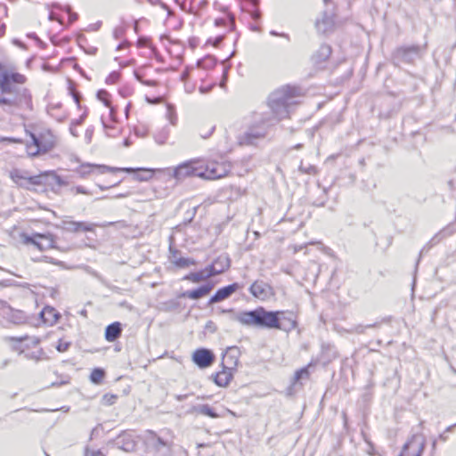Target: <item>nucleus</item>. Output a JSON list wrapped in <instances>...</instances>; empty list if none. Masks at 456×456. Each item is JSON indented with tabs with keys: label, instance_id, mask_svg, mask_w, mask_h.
Instances as JSON below:
<instances>
[{
	"label": "nucleus",
	"instance_id": "obj_1",
	"mask_svg": "<svg viewBox=\"0 0 456 456\" xmlns=\"http://www.w3.org/2000/svg\"><path fill=\"white\" fill-rule=\"evenodd\" d=\"M298 88L285 86L273 92L268 98L271 113H263L255 118L254 123L238 135L240 146H256L268 134L271 126L283 118H289L291 109L297 104L295 98Z\"/></svg>",
	"mask_w": 456,
	"mask_h": 456
},
{
	"label": "nucleus",
	"instance_id": "obj_2",
	"mask_svg": "<svg viewBox=\"0 0 456 456\" xmlns=\"http://www.w3.org/2000/svg\"><path fill=\"white\" fill-rule=\"evenodd\" d=\"M26 77L17 72L16 68L0 62V106L11 114L32 110V96L22 85Z\"/></svg>",
	"mask_w": 456,
	"mask_h": 456
},
{
	"label": "nucleus",
	"instance_id": "obj_3",
	"mask_svg": "<svg viewBox=\"0 0 456 456\" xmlns=\"http://www.w3.org/2000/svg\"><path fill=\"white\" fill-rule=\"evenodd\" d=\"M221 314H232V319L241 325L267 330H280L290 332L297 326V317L293 312L268 311L264 306L254 310L235 313L232 308L221 309Z\"/></svg>",
	"mask_w": 456,
	"mask_h": 456
},
{
	"label": "nucleus",
	"instance_id": "obj_4",
	"mask_svg": "<svg viewBox=\"0 0 456 456\" xmlns=\"http://www.w3.org/2000/svg\"><path fill=\"white\" fill-rule=\"evenodd\" d=\"M324 9L316 18L314 28L318 35L329 37L341 25L338 20V8L333 0H323Z\"/></svg>",
	"mask_w": 456,
	"mask_h": 456
},
{
	"label": "nucleus",
	"instance_id": "obj_5",
	"mask_svg": "<svg viewBox=\"0 0 456 456\" xmlns=\"http://www.w3.org/2000/svg\"><path fill=\"white\" fill-rule=\"evenodd\" d=\"M427 45H403L397 47L392 53V61L399 66L402 63L412 64L416 60L421 59L426 52Z\"/></svg>",
	"mask_w": 456,
	"mask_h": 456
},
{
	"label": "nucleus",
	"instance_id": "obj_6",
	"mask_svg": "<svg viewBox=\"0 0 456 456\" xmlns=\"http://www.w3.org/2000/svg\"><path fill=\"white\" fill-rule=\"evenodd\" d=\"M30 136L32 139V144L27 145V152L31 157H36L40 153L48 152L54 147V141L51 134L37 136L35 134L31 133Z\"/></svg>",
	"mask_w": 456,
	"mask_h": 456
},
{
	"label": "nucleus",
	"instance_id": "obj_7",
	"mask_svg": "<svg viewBox=\"0 0 456 456\" xmlns=\"http://www.w3.org/2000/svg\"><path fill=\"white\" fill-rule=\"evenodd\" d=\"M10 178L18 186L29 190L31 185H42L41 176L28 175V172L19 168H13L10 171Z\"/></svg>",
	"mask_w": 456,
	"mask_h": 456
},
{
	"label": "nucleus",
	"instance_id": "obj_8",
	"mask_svg": "<svg viewBox=\"0 0 456 456\" xmlns=\"http://www.w3.org/2000/svg\"><path fill=\"white\" fill-rule=\"evenodd\" d=\"M5 340L11 343L12 349L18 352L19 354H23L25 351L37 347L41 341L39 338L27 335L21 337H8Z\"/></svg>",
	"mask_w": 456,
	"mask_h": 456
},
{
	"label": "nucleus",
	"instance_id": "obj_9",
	"mask_svg": "<svg viewBox=\"0 0 456 456\" xmlns=\"http://www.w3.org/2000/svg\"><path fill=\"white\" fill-rule=\"evenodd\" d=\"M24 242L35 245L40 251L57 248L55 237L51 233H36L33 236H26Z\"/></svg>",
	"mask_w": 456,
	"mask_h": 456
},
{
	"label": "nucleus",
	"instance_id": "obj_10",
	"mask_svg": "<svg viewBox=\"0 0 456 456\" xmlns=\"http://www.w3.org/2000/svg\"><path fill=\"white\" fill-rule=\"evenodd\" d=\"M426 442L423 438L413 436L403 447L399 456H421L425 449Z\"/></svg>",
	"mask_w": 456,
	"mask_h": 456
},
{
	"label": "nucleus",
	"instance_id": "obj_11",
	"mask_svg": "<svg viewBox=\"0 0 456 456\" xmlns=\"http://www.w3.org/2000/svg\"><path fill=\"white\" fill-rule=\"evenodd\" d=\"M216 360L214 353L208 348H198L192 354L193 362L200 369L211 366Z\"/></svg>",
	"mask_w": 456,
	"mask_h": 456
},
{
	"label": "nucleus",
	"instance_id": "obj_12",
	"mask_svg": "<svg viewBox=\"0 0 456 456\" xmlns=\"http://www.w3.org/2000/svg\"><path fill=\"white\" fill-rule=\"evenodd\" d=\"M195 161H187L179 165L174 170V177L177 180L183 179L187 176L201 177V167H196Z\"/></svg>",
	"mask_w": 456,
	"mask_h": 456
},
{
	"label": "nucleus",
	"instance_id": "obj_13",
	"mask_svg": "<svg viewBox=\"0 0 456 456\" xmlns=\"http://www.w3.org/2000/svg\"><path fill=\"white\" fill-rule=\"evenodd\" d=\"M242 286L237 282H233L227 286L218 289L216 293L209 298L208 305H211L222 302L232 297Z\"/></svg>",
	"mask_w": 456,
	"mask_h": 456
},
{
	"label": "nucleus",
	"instance_id": "obj_14",
	"mask_svg": "<svg viewBox=\"0 0 456 456\" xmlns=\"http://www.w3.org/2000/svg\"><path fill=\"white\" fill-rule=\"evenodd\" d=\"M227 175L226 168L219 163H211L204 170L201 169V178L208 180L219 179Z\"/></svg>",
	"mask_w": 456,
	"mask_h": 456
},
{
	"label": "nucleus",
	"instance_id": "obj_15",
	"mask_svg": "<svg viewBox=\"0 0 456 456\" xmlns=\"http://www.w3.org/2000/svg\"><path fill=\"white\" fill-rule=\"evenodd\" d=\"M41 176L42 185H48L54 190V186L58 187L68 185L69 182L60 176L55 171H45L38 175Z\"/></svg>",
	"mask_w": 456,
	"mask_h": 456
},
{
	"label": "nucleus",
	"instance_id": "obj_16",
	"mask_svg": "<svg viewBox=\"0 0 456 456\" xmlns=\"http://www.w3.org/2000/svg\"><path fill=\"white\" fill-rule=\"evenodd\" d=\"M214 289V284L212 282H208L206 284H203L202 286L191 289V290H186L179 295V297H187L192 300H198L201 297H206L208 295L212 289Z\"/></svg>",
	"mask_w": 456,
	"mask_h": 456
},
{
	"label": "nucleus",
	"instance_id": "obj_17",
	"mask_svg": "<svg viewBox=\"0 0 456 456\" xmlns=\"http://www.w3.org/2000/svg\"><path fill=\"white\" fill-rule=\"evenodd\" d=\"M110 167L105 165H93V164H83L79 166L75 172L82 178L87 177L89 175L97 172L98 174H104L107 172Z\"/></svg>",
	"mask_w": 456,
	"mask_h": 456
},
{
	"label": "nucleus",
	"instance_id": "obj_18",
	"mask_svg": "<svg viewBox=\"0 0 456 456\" xmlns=\"http://www.w3.org/2000/svg\"><path fill=\"white\" fill-rule=\"evenodd\" d=\"M240 349L237 346L228 347L223 356V366L226 365L229 370H234L238 366Z\"/></svg>",
	"mask_w": 456,
	"mask_h": 456
},
{
	"label": "nucleus",
	"instance_id": "obj_19",
	"mask_svg": "<svg viewBox=\"0 0 456 456\" xmlns=\"http://www.w3.org/2000/svg\"><path fill=\"white\" fill-rule=\"evenodd\" d=\"M331 53V46L328 44H322L320 48L312 55V61L315 66L320 67L329 60Z\"/></svg>",
	"mask_w": 456,
	"mask_h": 456
},
{
	"label": "nucleus",
	"instance_id": "obj_20",
	"mask_svg": "<svg viewBox=\"0 0 456 456\" xmlns=\"http://www.w3.org/2000/svg\"><path fill=\"white\" fill-rule=\"evenodd\" d=\"M249 292L257 298L265 299L271 293V287L263 281H256L249 288Z\"/></svg>",
	"mask_w": 456,
	"mask_h": 456
},
{
	"label": "nucleus",
	"instance_id": "obj_21",
	"mask_svg": "<svg viewBox=\"0 0 456 456\" xmlns=\"http://www.w3.org/2000/svg\"><path fill=\"white\" fill-rule=\"evenodd\" d=\"M122 325L119 322H115L109 324L104 332L105 339L109 342H114L121 337Z\"/></svg>",
	"mask_w": 456,
	"mask_h": 456
},
{
	"label": "nucleus",
	"instance_id": "obj_22",
	"mask_svg": "<svg viewBox=\"0 0 456 456\" xmlns=\"http://www.w3.org/2000/svg\"><path fill=\"white\" fill-rule=\"evenodd\" d=\"M338 356L336 347L331 344H322L320 359L323 364H328Z\"/></svg>",
	"mask_w": 456,
	"mask_h": 456
},
{
	"label": "nucleus",
	"instance_id": "obj_23",
	"mask_svg": "<svg viewBox=\"0 0 456 456\" xmlns=\"http://www.w3.org/2000/svg\"><path fill=\"white\" fill-rule=\"evenodd\" d=\"M232 379V370H229L228 367H226V365L223 366V370L216 373L213 376L214 382L221 387L228 386Z\"/></svg>",
	"mask_w": 456,
	"mask_h": 456
},
{
	"label": "nucleus",
	"instance_id": "obj_24",
	"mask_svg": "<svg viewBox=\"0 0 456 456\" xmlns=\"http://www.w3.org/2000/svg\"><path fill=\"white\" fill-rule=\"evenodd\" d=\"M311 203L316 207H322L325 205L328 200L327 189L322 188L318 184L316 189L313 191V194L310 196Z\"/></svg>",
	"mask_w": 456,
	"mask_h": 456
},
{
	"label": "nucleus",
	"instance_id": "obj_25",
	"mask_svg": "<svg viewBox=\"0 0 456 456\" xmlns=\"http://www.w3.org/2000/svg\"><path fill=\"white\" fill-rule=\"evenodd\" d=\"M260 0H243L242 8L248 12L254 20H258L261 18V12L259 10Z\"/></svg>",
	"mask_w": 456,
	"mask_h": 456
},
{
	"label": "nucleus",
	"instance_id": "obj_26",
	"mask_svg": "<svg viewBox=\"0 0 456 456\" xmlns=\"http://www.w3.org/2000/svg\"><path fill=\"white\" fill-rule=\"evenodd\" d=\"M190 414H200L210 417L212 419L219 418L220 415L209 404H197L193 405L189 411Z\"/></svg>",
	"mask_w": 456,
	"mask_h": 456
},
{
	"label": "nucleus",
	"instance_id": "obj_27",
	"mask_svg": "<svg viewBox=\"0 0 456 456\" xmlns=\"http://www.w3.org/2000/svg\"><path fill=\"white\" fill-rule=\"evenodd\" d=\"M40 316L43 322L48 325L55 324L59 318L61 317L60 314L56 311L55 308L52 306H45L40 313Z\"/></svg>",
	"mask_w": 456,
	"mask_h": 456
},
{
	"label": "nucleus",
	"instance_id": "obj_28",
	"mask_svg": "<svg viewBox=\"0 0 456 456\" xmlns=\"http://www.w3.org/2000/svg\"><path fill=\"white\" fill-rule=\"evenodd\" d=\"M213 264L216 266V273L220 274L229 269L231 261L228 256L221 255L213 261Z\"/></svg>",
	"mask_w": 456,
	"mask_h": 456
},
{
	"label": "nucleus",
	"instance_id": "obj_29",
	"mask_svg": "<svg viewBox=\"0 0 456 456\" xmlns=\"http://www.w3.org/2000/svg\"><path fill=\"white\" fill-rule=\"evenodd\" d=\"M148 433L150 436L147 438V443L150 446L155 447L158 451H159L161 447L167 446V442L158 436L155 432L148 430Z\"/></svg>",
	"mask_w": 456,
	"mask_h": 456
},
{
	"label": "nucleus",
	"instance_id": "obj_30",
	"mask_svg": "<svg viewBox=\"0 0 456 456\" xmlns=\"http://www.w3.org/2000/svg\"><path fill=\"white\" fill-rule=\"evenodd\" d=\"M24 357L28 360H33L35 362H39L41 360L48 359L45 355V352L42 347H38L37 350L29 351L27 350L23 354Z\"/></svg>",
	"mask_w": 456,
	"mask_h": 456
},
{
	"label": "nucleus",
	"instance_id": "obj_31",
	"mask_svg": "<svg viewBox=\"0 0 456 456\" xmlns=\"http://www.w3.org/2000/svg\"><path fill=\"white\" fill-rule=\"evenodd\" d=\"M210 278V274L204 272V270H200L199 272L190 273L189 274L183 277V280L191 281V282L198 283L202 281Z\"/></svg>",
	"mask_w": 456,
	"mask_h": 456
},
{
	"label": "nucleus",
	"instance_id": "obj_32",
	"mask_svg": "<svg viewBox=\"0 0 456 456\" xmlns=\"http://www.w3.org/2000/svg\"><path fill=\"white\" fill-rule=\"evenodd\" d=\"M216 59L212 55H206L204 58L198 60L197 66L200 69H209L216 66Z\"/></svg>",
	"mask_w": 456,
	"mask_h": 456
},
{
	"label": "nucleus",
	"instance_id": "obj_33",
	"mask_svg": "<svg viewBox=\"0 0 456 456\" xmlns=\"http://www.w3.org/2000/svg\"><path fill=\"white\" fill-rule=\"evenodd\" d=\"M169 134L170 128L168 126H164L154 134L155 142L159 145H163L167 142Z\"/></svg>",
	"mask_w": 456,
	"mask_h": 456
},
{
	"label": "nucleus",
	"instance_id": "obj_34",
	"mask_svg": "<svg viewBox=\"0 0 456 456\" xmlns=\"http://www.w3.org/2000/svg\"><path fill=\"white\" fill-rule=\"evenodd\" d=\"M117 444L118 448L122 449L125 452H132L135 448V443L133 440L128 439L127 441H125V437L122 436L118 437Z\"/></svg>",
	"mask_w": 456,
	"mask_h": 456
},
{
	"label": "nucleus",
	"instance_id": "obj_35",
	"mask_svg": "<svg viewBox=\"0 0 456 456\" xmlns=\"http://www.w3.org/2000/svg\"><path fill=\"white\" fill-rule=\"evenodd\" d=\"M309 376L310 372L308 367L301 368L295 372L293 377V384L296 385L303 379H308Z\"/></svg>",
	"mask_w": 456,
	"mask_h": 456
},
{
	"label": "nucleus",
	"instance_id": "obj_36",
	"mask_svg": "<svg viewBox=\"0 0 456 456\" xmlns=\"http://www.w3.org/2000/svg\"><path fill=\"white\" fill-rule=\"evenodd\" d=\"M105 376V370L101 368H95L90 374V380L94 384H100Z\"/></svg>",
	"mask_w": 456,
	"mask_h": 456
},
{
	"label": "nucleus",
	"instance_id": "obj_37",
	"mask_svg": "<svg viewBox=\"0 0 456 456\" xmlns=\"http://www.w3.org/2000/svg\"><path fill=\"white\" fill-rule=\"evenodd\" d=\"M174 265L178 268H187L190 265H196V261L193 258L180 256L178 259L174 260Z\"/></svg>",
	"mask_w": 456,
	"mask_h": 456
},
{
	"label": "nucleus",
	"instance_id": "obj_38",
	"mask_svg": "<svg viewBox=\"0 0 456 456\" xmlns=\"http://www.w3.org/2000/svg\"><path fill=\"white\" fill-rule=\"evenodd\" d=\"M215 24L216 26L217 27H220V26H224L226 24L229 25L230 27V29L232 30L234 29L235 28V20H234V16L232 15V14H229L228 15V20L224 19V18H219V19H216L215 20Z\"/></svg>",
	"mask_w": 456,
	"mask_h": 456
},
{
	"label": "nucleus",
	"instance_id": "obj_39",
	"mask_svg": "<svg viewBox=\"0 0 456 456\" xmlns=\"http://www.w3.org/2000/svg\"><path fill=\"white\" fill-rule=\"evenodd\" d=\"M378 326H379L378 322H374V323L367 324V325L358 324V325L353 326L350 330H348V332L349 333L362 334V333L365 332L366 329L376 328Z\"/></svg>",
	"mask_w": 456,
	"mask_h": 456
},
{
	"label": "nucleus",
	"instance_id": "obj_40",
	"mask_svg": "<svg viewBox=\"0 0 456 456\" xmlns=\"http://www.w3.org/2000/svg\"><path fill=\"white\" fill-rule=\"evenodd\" d=\"M137 171H142V172H144V173H150V169H145V168H133V167H110L109 169H107V172H112V173H115V172H126V173H128V174H131V173H134V172H137Z\"/></svg>",
	"mask_w": 456,
	"mask_h": 456
},
{
	"label": "nucleus",
	"instance_id": "obj_41",
	"mask_svg": "<svg viewBox=\"0 0 456 456\" xmlns=\"http://www.w3.org/2000/svg\"><path fill=\"white\" fill-rule=\"evenodd\" d=\"M97 99L103 102L106 107H110V94L105 89H100L96 94Z\"/></svg>",
	"mask_w": 456,
	"mask_h": 456
},
{
	"label": "nucleus",
	"instance_id": "obj_42",
	"mask_svg": "<svg viewBox=\"0 0 456 456\" xmlns=\"http://www.w3.org/2000/svg\"><path fill=\"white\" fill-rule=\"evenodd\" d=\"M61 227L69 232H77V221H62Z\"/></svg>",
	"mask_w": 456,
	"mask_h": 456
},
{
	"label": "nucleus",
	"instance_id": "obj_43",
	"mask_svg": "<svg viewBox=\"0 0 456 456\" xmlns=\"http://www.w3.org/2000/svg\"><path fill=\"white\" fill-rule=\"evenodd\" d=\"M96 224L87 222H77L78 232H93Z\"/></svg>",
	"mask_w": 456,
	"mask_h": 456
},
{
	"label": "nucleus",
	"instance_id": "obj_44",
	"mask_svg": "<svg viewBox=\"0 0 456 456\" xmlns=\"http://www.w3.org/2000/svg\"><path fill=\"white\" fill-rule=\"evenodd\" d=\"M28 284H20L14 280H3L0 281V287H23L27 288Z\"/></svg>",
	"mask_w": 456,
	"mask_h": 456
},
{
	"label": "nucleus",
	"instance_id": "obj_45",
	"mask_svg": "<svg viewBox=\"0 0 456 456\" xmlns=\"http://www.w3.org/2000/svg\"><path fill=\"white\" fill-rule=\"evenodd\" d=\"M181 251L175 248L172 244L169 246V261L174 264V260L178 259L181 256Z\"/></svg>",
	"mask_w": 456,
	"mask_h": 456
},
{
	"label": "nucleus",
	"instance_id": "obj_46",
	"mask_svg": "<svg viewBox=\"0 0 456 456\" xmlns=\"http://www.w3.org/2000/svg\"><path fill=\"white\" fill-rule=\"evenodd\" d=\"M120 78V73L118 71H112L107 77H106V84L108 85H113L116 84Z\"/></svg>",
	"mask_w": 456,
	"mask_h": 456
},
{
	"label": "nucleus",
	"instance_id": "obj_47",
	"mask_svg": "<svg viewBox=\"0 0 456 456\" xmlns=\"http://www.w3.org/2000/svg\"><path fill=\"white\" fill-rule=\"evenodd\" d=\"M70 191L71 193L73 194H86V195H92L93 193L91 191H89L88 190H86L84 186L82 185H77V186H75V187H72L70 189Z\"/></svg>",
	"mask_w": 456,
	"mask_h": 456
},
{
	"label": "nucleus",
	"instance_id": "obj_48",
	"mask_svg": "<svg viewBox=\"0 0 456 456\" xmlns=\"http://www.w3.org/2000/svg\"><path fill=\"white\" fill-rule=\"evenodd\" d=\"M102 126L103 127L105 128L106 130V134L107 136H110V137H115L117 135V129L114 127V126H108L103 118H102Z\"/></svg>",
	"mask_w": 456,
	"mask_h": 456
},
{
	"label": "nucleus",
	"instance_id": "obj_49",
	"mask_svg": "<svg viewBox=\"0 0 456 456\" xmlns=\"http://www.w3.org/2000/svg\"><path fill=\"white\" fill-rule=\"evenodd\" d=\"M118 396L112 394H106L102 397V401L106 405H112L116 403Z\"/></svg>",
	"mask_w": 456,
	"mask_h": 456
},
{
	"label": "nucleus",
	"instance_id": "obj_50",
	"mask_svg": "<svg viewBox=\"0 0 456 456\" xmlns=\"http://www.w3.org/2000/svg\"><path fill=\"white\" fill-rule=\"evenodd\" d=\"M70 342L63 341L61 339L59 340L58 345L56 346V350L60 353L66 352L70 347Z\"/></svg>",
	"mask_w": 456,
	"mask_h": 456
},
{
	"label": "nucleus",
	"instance_id": "obj_51",
	"mask_svg": "<svg viewBox=\"0 0 456 456\" xmlns=\"http://www.w3.org/2000/svg\"><path fill=\"white\" fill-rule=\"evenodd\" d=\"M299 170L302 172V173H305V174H315L316 172V167L314 166H312V165H309L308 167H305L303 165H301L299 167Z\"/></svg>",
	"mask_w": 456,
	"mask_h": 456
},
{
	"label": "nucleus",
	"instance_id": "obj_52",
	"mask_svg": "<svg viewBox=\"0 0 456 456\" xmlns=\"http://www.w3.org/2000/svg\"><path fill=\"white\" fill-rule=\"evenodd\" d=\"M203 270H204V272H207V273H209L210 277H213V276H216L218 274L217 273H214V272H217V270H216V266H215V265L213 263L211 265H208Z\"/></svg>",
	"mask_w": 456,
	"mask_h": 456
},
{
	"label": "nucleus",
	"instance_id": "obj_53",
	"mask_svg": "<svg viewBox=\"0 0 456 456\" xmlns=\"http://www.w3.org/2000/svg\"><path fill=\"white\" fill-rule=\"evenodd\" d=\"M66 12L69 13V23H73L74 21H76L77 20V18H78L77 13L72 12L70 6H68L66 8Z\"/></svg>",
	"mask_w": 456,
	"mask_h": 456
},
{
	"label": "nucleus",
	"instance_id": "obj_54",
	"mask_svg": "<svg viewBox=\"0 0 456 456\" xmlns=\"http://www.w3.org/2000/svg\"><path fill=\"white\" fill-rule=\"evenodd\" d=\"M125 33V30L122 27H118L113 31V36L116 39H120Z\"/></svg>",
	"mask_w": 456,
	"mask_h": 456
},
{
	"label": "nucleus",
	"instance_id": "obj_55",
	"mask_svg": "<svg viewBox=\"0 0 456 456\" xmlns=\"http://www.w3.org/2000/svg\"><path fill=\"white\" fill-rule=\"evenodd\" d=\"M70 93H71L74 102L77 103V107L80 108V102H79L80 98H81L80 94L75 90H71Z\"/></svg>",
	"mask_w": 456,
	"mask_h": 456
},
{
	"label": "nucleus",
	"instance_id": "obj_56",
	"mask_svg": "<svg viewBox=\"0 0 456 456\" xmlns=\"http://www.w3.org/2000/svg\"><path fill=\"white\" fill-rule=\"evenodd\" d=\"M86 117V113H83L79 118L72 120V126H80L84 122L85 118Z\"/></svg>",
	"mask_w": 456,
	"mask_h": 456
},
{
	"label": "nucleus",
	"instance_id": "obj_57",
	"mask_svg": "<svg viewBox=\"0 0 456 456\" xmlns=\"http://www.w3.org/2000/svg\"><path fill=\"white\" fill-rule=\"evenodd\" d=\"M2 142H14V143H20L22 142L21 139L14 138V137H3L1 139Z\"/></svg>",
	"mask_w": 456,
	"mask_h": 456
},
{
	"label": "nucleus",
	"instance_id": "obj_58",
	"mask_svg": "<svg viewBox=\"0 0 456 456\" xmlns=\"http://www.w3.org/2000/svg\"><path fill=\"white\" fill-rule=\"evenodd\" d=\"M120 182H121V181H118V182H116V183H114L108 184V185H102V184H99V183H98V184H97V186L100 188V190H102V191H106V190H108V189H110V188H112V187L117 186L118 184H119V183H120Z\"/></svg>",
	"mask_w": 456,
	"mask_h": 456
},
{
	"label": "nucleus",
	"instance_id": "obj_59",
	"mask_svg": "<svg viewBox=\"0 0 456 456\" xmlns=\"http://www.w3.org/2000/svg\"><path fill=\"white\" fill-rule=\"evenodd\" d=\"M150 1L152 4H160L163 9H166V10L168 11V12H170L169 7L165 3H163L161 0H150Z\"/></svg>",
	"mask_w": 456,
	"mask_h": 456
},
{
	"label": "nucleus",
	"instance_id": "obj_60",
	"mask_svg": "<svg viewBox=\"0 0 456 456\" xmlns=\"http://www.w3.org/2000/svg\"><path fill=\"white\" fill-rule=\"evenodd\" d=\"M129 46V43L127 41H123L121 42L118 46H117V51H121L126 47Z\"/></svg>",
	"mask_w": 456,
	"mask_h": 456
},
{
	"label": "nucleus",
	"instance_id": "obj_61",
	"mask_svg": "<svg viewBox=\"0 0 456 456\" xmlns=\"http://www.w3.org/2000/svg\"><path fill=\"white\" fill-rule=\"evenodd\" d=\"M189 396H190V395H189V394H184V395H175V399H176L178 402H183V401L186 400Z\"/></svg>",
	"mask_w": 456,
	"mask_h": 456
},
{
	"label": "nucleus",
	"instance_id": "obj_62",
	"mask_svg": "<svg viewBox=\"0 0 456 456\" xmlns=\"http://www.w3.org/2000/svg\"><path fill=\"white\" fill-rule=\"evenodd\" d=\"M110 118L115 121L116 120V110L113 106L110 105Z\"/></svg>",
	"mask_w": 456,
	"mask_h": 456
},
{
	"label": "nucleus",
	"instance_id": "obj_63",
	"mask_svg": "<svg viewBox=\"0 0 456 456\" xmlns=\"http://www.w3.org/2000/svg\"><path fill=\"white\" fill-rule=\"evenodd\" d=\"M148 175L144 176L143 175H138L136 176V179L139 180V181H146L148 178H150L151 176V171L150 170V173H147Z\"/></svg>",
	"mask_w": 456,
	"mask_h": 456
},
{
	"label": "nucleus",
	"instance_id": "obj_64",
	"mask_svg": "<svg viewBox=\"0 0 456 456\" xmlns=\"http://www.w3.org/2000/svg\"><path fill=\"white\" fill-rule=\"evenodd\" d=\"M93 135V129L87 128L86 131V138L87 139L88 142H91Z\"/></svg>",
	"mask_w": 456,
	"mask_h": 456
}]
</instances>
